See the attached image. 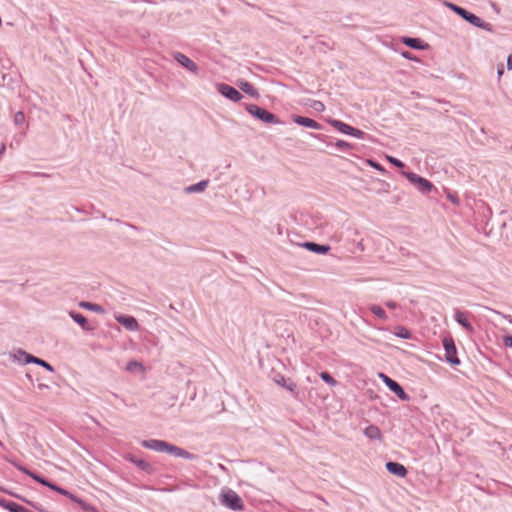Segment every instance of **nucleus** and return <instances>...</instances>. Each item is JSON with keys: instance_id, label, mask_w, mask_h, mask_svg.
<instances>
[{"instance_id": "obj_22", "label": "nucleus", "mask_w": 512, "mask_h": 512, "mask_svg": "<svg viewBox=\"0 0 512 512\" xmlns=\"http://www.w3.org/2000/svg\"><path fill=\"white\" fill-rule=\"evenodd\" d=\"M275 382L292 393L296 391L297 385L289 378L279 375L275 378Z\"/></svg>"}, {"instance_id": "obj_19", "label": "nucleus", "mask_w": 512, "mask_h": 512, "mask_svg": "<svg viewBox=\"0 0 512 512\" xmlns=\"http://www.w3.org/2000/svg\"><path fill=\"white\" fill-rule=\"evenodd\" d=\"M209 185V180H201L196 184L189 185L184 188L186 194L200 193L203 192Z\"/></svg>"}, {"instance_id": "obj_32", "label": "nucleus", "mask_w": 512, "mask_h": 512, "mask_svg": "<svg viewBox=\"0 0 512 512\" xmlns=\"http://www.w3.org/2000/svg\"><path fill=\"white\" fill-rule=\"evenodd\" d=\"M34 364H37L50 372H54V368L52 367V365L41 358L36 357Z\"/></svg>"}, {"instance_id": "obj_29", "label": "nucleus", "mask_w": 512, "mask_h": 512, "mask_svg": "<svg viewBox=\"0 0 512 512\" xmlns=\"http://www.w3.org/2000/svg\"><path fill=\"white\" fill-rule=\"evenodd\" d=\"M370 311L377 317H379L380 319H383V320H386L387 319V314L386 312L384 311V309L378 305H371L370 306Z\"/></svg>"}, {"instance_id": "obj_31", "label": "nucleus", "mask_w": 512, "mask_h": 512, "mask_svg": "<svg viewBox=\"0 0 512 512\" xmlns=\"http://www.w3.org/2000/svg\"><path fill=\"white\" fill-rule=\"evenodd\" d=\"M334 146L341 151H348L353 148V145L344 140H337Z\"/></svg>"}, {"instance_id": "obj_46", "label": "nucleus", "mask_w": 512, "mask_h": 512, "mask_svg": "<svg viewBox=\"0 0 512 512\" xmlns=\"http://www.w3.org/2000/svg\"><path fill=\"white\" fill-rule=\"evenodd\" d=\"M5 149H6V147H5V145H4V144L0 145V157H1V156L3 155V153L5 152Z\"/></svg>"}, {"instance_id": "obj_26", "label": "nucleus", "mask_w": 512, "mask_h": 512, "mask_svg": "<svg viewBox=\"0 0 512 512\" xmlns=\"http://www.w3.org/2000/svg\"><path fill=\"white\" fill-rule=\"evenodd\" d=\"M79 306L81 308L87 309V310L92 311V312L104 313V308L101 305L96 304V303L81 301L79 303Z\"/></svg>"}, {"instance_id": "obj_34", "label": "nucleus", "mask_w": 512, "mask_h": 512, "mask_svg": "<svg viewBox=\"0 0 512 512\" xmlns=\"http://www.w3.org/2000/svg\"><path fill=\"white\" fill-rule=\"evenodd\" d=\"M139 368L140 370H143V365L135 360H132L127 363L126 370L129 372L134 371V369Z\"/></svg>"}, {"instance_id": "obj_1", "label": "nucleus", "mask_w": 512, "mask_h": 512, "mask_svg": "<svg viewBox=\"0 0 512 512\" xmlns=\"http://www.w3.org/2000/svg\"><path fill=\"white\" fill-rule=\"evenodd\" d=\"M141 446L146 449H150V450H153L156 452H165L174 457L183 458L186 460L193 461V460H197L199 458V456L197 454L190 453V452L186 451L185 449H183L179 446L173 445L164 440H158V439L143 440L141 442Z\"/></svg>"}, {"instance_id": "obj_10", "label": "nucleus", "mask_w": 512, "mask_h": 512, "mask_svg": "<svg viewBox=\"0 0 512 512\" xmlns=\"http://www.w3.org/2000/svg\"><path fill=\"white\" fill-rule=\"evenodd\" d=\"M292 120L294 123H296L300 126H303V127H307V128H311V129H315V130H321L323 128V126L320 123H318L317 121H315L314 119L309 118V117H305V116H301V115H292Z\"/></svg>"}, {"instance_id": "obj_2", "label": "nucleus", "mask_w": 512, "mask_h": 512, "mask_svg": "<svg viewBox=\"0 0 512 512\" xmlns=\"http://www.w3.org/2000/svg\"><path fill=\"white\" fill-rule=\"evenodd\" d=\"M446 6L449 7L453 12H455L463 20L467 21L471 25L484 29L486 31H492V25L490 23L483 21L480 17L469 12L465 8L450 2H447Z\"/></svg>"}, {"instance_id": "obj_9", "label": "nucleus", "mask_w": 512, "mask_h": 512, "mask_svg": "<svg viewBox=\"0 0 512 512\" xmlns=\"http://www.w3.org/2000/svg\"><path fill=\"white\" fill-rule=\"evenodd\" d=\"M173 58L177 61L182 67L190 71L191 73L197 75L199 73L198 65L192 61L189 57L181 52H174Z\"/></svg>"}, {"instance_id": "obj_45", "label": "nucleus", "mask_w": 512, "mask_h": 512, "mask_svg": "<svg viewBox=\"0 0 512 512\" xmlns=\"http://www.w3.org/2000/svg\"><path fill=\"white\" fill-rule=\"evenodd\" d=\"M386 306L389 307L390 309H395L397 307V304L393 301H387Z\"/></svg>"}, {"instance_id": "obj_47", "label": "nucleus", "mask_w": 512, "mask_h": 512, "mask_svg": "<svg viewBox=\"0 0 512 512\" xmlns=\"http://www.w3.org/2000/svg\"><path fill=\"white\" fill-rule=\"evenodd\" d=\"M449 199L453 202V203H458V198L455 197V196H449Z\"/></svg>"}, {"instance_id": "obj_18", "label": "nucleus", "mask_w": 512, "mask_h": 512, "mask_svg": "<svg viewBox=\"0 0 512 512\" xmlns=\"http://www.w3.org/2000/svg\"><path fill=\"white\" fill-rule=\"evenodd\" d=\"M70 317L73 319L74 322H76L78 325L81 326V328L85 331H90L92 328L88 324L87 318L82 315L79 312H76L74 310H71L69 312Z\"/></svg>"}, {"instance_id": "obj_11", "label": "nucleus", "mask_w": 512, "mask_h": 512, "mask_svg": "<svg viewBox=\"0 0 512 512\" xmlns=\"http://www.w3.org/2000/svg\"><path fill=\"white\" fill-rule=\"evenodd\" d=\"M116 321L125 327L128 331H136L139 328V324L135 317L130 315H117L115 316Z\"/></svg>"}, {"instance_id": "obj_42", "label": "nucleus", "mask_w": 512, "mask_h": 512, "mask_svg": "<svg viewBox=\"0 0 512 512\" xmlns=\"http://www.w3.org/2000/svg\"><path fill=\"white\" fill-rule=\"evenodd\" d=\"M44 486H46L49 489L54 490V491H56V489L58 487V485H56L54 482L50 481L49 479L46 480V482L44 483Z\"/></svg>"}, {"instance_id": "obj_44", "label": "nucleus", "mask_w": 512, "mask_h": 512, "mask_svg": "<svg viewBox=\"0 0 512 512\" xmlns=\"http://www.w3.org/2000/svg\"><path fill=\"white\" fill-rule=\"evenodd\" d=\"M507 69H508V70H511V69H512V54H510V55L507 57Z\"/></svg>"}, {"instance_id": "obj_7", "label": "nucleus", "mask_w": 512, "mask_h": 512, "mask_svg": "<svg viewBox=\"0 0 512 512\" xmlns=\"http://www.w3.org/2000/svg\"><path fill=\"white\" fill-rule=\"evenodd\" d=\"M379 377L383 380L385 385L397 395V397L403 401H408L410 399L409 395L405 392L403 387L395 380L390 378L389 376L380 373Z\"/></svg>"}, {"instance_id": "obj_13", "label": "nucleus", "mask_w": 512, "mask_h": 512, "mask_svg": "<svg viewBox=\"0 0 512 512\" xmlns=\"http://www.w3.org/2000/svg\"><path fill=\"white\" fill-rule=\"evenodd\" d=\"M401 42L407 47L416 50H425L429 47V45L420 38L404 36L402 37Z\"/></svg>"}, {"instance_id": "obj_24", "label": "nucleus", "mask_w": 512, "mask_h": 512, "mask_svg": "<svg viewBox=\"0 0 512 512\" xmlns=\"http://www.w3.org/2000/svg\"><path fill=\"white\" fill-rule=\"evenodd\" d=\"M14 357L23 364H29L34 363L36 356L27 353L26 351L22 349H18L16 353L14 354Z\"/></svg>"}, {"instance_id": "obj_23", "label": "nucleus", "mask_w": 512, "mask_h": 512, "mask_svg": "<svg viewBox=\"0 0 512 512\" xmlns=\"http://www.w3.org/2000/svg\"><path fill=\"white\" fill-rule=\"evenodd\" d=\"M364 435L370 440H381L382 433L376 425H369L364 429Z\"/></svg>"}, {"instance_id": "obj_15", "label": "nucleus", "mask_w": 512, "mask_h": 512, "mask_svg": "<svg viewBox=\"0 0 512 512\" xmlns=\"http://www.w3.org/2000/svg\"><path fill=\"white\" fill-rule=\"evenodd\" d=\"M468 314L466 312L460 311L458 309L455 310L454 319L455 321L461 325L466 331L472 333L474 332V328L472 324L469 322L467 318Z\"/></svg>"}, {"instance_id": "obj_5", "label": "nucleus", "mask_w": 512, "mask_h": 512, "mask_svg": "<svg viewBox=\"0 0 512 512\" xmlns=\"http://www.w3.org/2000/svg\"><path fill=\"white\" fill-rule=\"evenodd\" d=\"M403 174L410 183L415 185L422 193H429L434 188L433 184L429 180L414 172H404Z\"/></svg>"}, {"instance_id": "obj_12", "label": "nucleus", "mask_w": 512, "mask_h": 512, "mask_svg": "<svg viewBox=\"0 0 512 512\" xmlns=\"http://www.w3.org/2000/svg\"><path fill=\"white\" fill-rule=\"evenodd\" d=\"M300 246L307 249L310 252L322 255L327 254L331 250V247L327 244H318L312 241L303 242L300 244Z\"/></svg>"}, {"instance_id": "obj_25", "label": "nucleus", "mask_w": 512, "mask_h": 512, "mask_svg": "<svg viewBox=\"0 0 512 512\" xmlns=\"http://www.w3.org/2000/svg\"><path fill=\"white\" fill-rule=\"evenodd\" d=\"M17 469L22 471L23 473H25L26 475H28L29 477H31L32 479H34L36 482L40 483L43 486L47 480V478H45L44 476H42L34 471H31L24 466H17Z\"/></svg>"}, {"instance_id": "obj_37", "label": "nucleus", "mask_w": 512, "mask_h": 512, "mask_svg": "<svg viewBox=\"0 0 512 512\" xmlns=\"http://www.w3.org/2000/svg\"><path fill=\"white\" fill-rule=\"evenodd\" d=\"M367 163L369 164V166L373 167L374 169H376L380 172L386 171L385 168L380 163H378L377 161H375L373 159H368Z\"/></svg>"}, {"instance_id": "obj_33", "label": "nucleus", "mask_w": 512, "mask_h": 512, "mask_svg": "<svg viewBox=\"0 0 512 512\" xmlns=\"http://www.w3.org/2000/svg\"><path fill=\"white\" fill-rule=\"evenodd\" d=\"M56 492H58L59 494L61 495H64V496H67L68 498H70L73 502H75L77 500V496L72 494L71 492H69L68 490L58 486L57 489H56Z\"/></svg>"}, {"instance_id": "obj_48", "label": "nucleus", "mask_w": 512, "mask_h": 512, "mask_svg": "<svg viewBox=\"0 0 512 512\" xmlns=\"http://www.w3.org/2000/svg\"><path fill=\"white\" fill-rule=\"evenodd\" d=\"M32 506L36 509V510H39V511H43L42 509H40L39 507L35 506L32 504Z\"/></svg>"}, {"instance_id": "obj_49", "label": "nucleus", "mask_w": 512, "mask_h": 512, "mask_svg": "<svg viewBox=\"0 0 512 512\" xmlns=\"http://www.w3.org/2000/svg\"><path fill=\"white\" fill-rule=\"evenodd\" d=\"M503 73V69H498V74L501 75Z\"/></svg>"}, {"instance_id": "obj_43", "label": "nucleus", "mask_w": 512, "mask_h": 512, "mask_svg": "<svg viewBox=\"0 0 512 512\" xmlns=\"http://www.w3.org/2000/svg\"><path fill=\"white\" fill-rule=\"evenodd\" d=\"M310 136L321 141H325V139L327 138L326 135L316 133H310Z\"/></svg>"}, {"instance_id": "obj_16", "label": "nucleus", "mask_w": 512, "mask_h": 512, "mask_svg": "<svg viewBox=\"0 0 512 512\" xmlns=\"http://www.w3.org/2000/svg\"><path fill=\"white\" fill-rule=\"evenodd\" d=\"M237 86L240 88L241 91L246 93L252 98H259L260 94L257 91V89L248 81L239 79L237 81Z\"/></svg>"}, {"instance_id": "obj_35", "label": "nucleus", "mask_w": 512, "mask_h": 512, "mask_svg": "<svg viewBox=\"0 0 512 512\" xmlns=\"http://www.w3.org/2000/svg\"><path fill=\"white\" fill-rule=\"evenodd\" d=\"M25 122V115L22 111H18L15 115H14V123L15 125L17 126H20L22 125L23 123Z\"/></svg>"}, {"instance_id": "obj_20", "label": "nucleus", "mask_w": 512, "mask_h": 512, "mask_svg": "<svg viewBox=\"0 0 512 512\" xmlns=\"http://www.w3.org/2000/svg\"><path fill=\"white\" fill-rule=\"evenodd\" d=\"M329 124L333 126L336 130H338L340 133L345 135H350L353 128V126L337 119L329 120Z\"/></svg>"}, {"instance_id": "obj_8", "label": "nucleus", "mask_w": 512, "mask_h": 512, "mask_svg": "<svg viewBox=\"0 0 512 512\" xmlns=\"http://www.w3.org/2000/svg\"><path fill=\"white\" fill-rule=\"evenodd\" d=\"M216 88H217V91L222 96H224L225 98H227L233 102H238L243 98L242 94L236 88H234L233 86L228 85L226 83H218L216 85Z\"/></svg>"}, {"instance_id": "obj_41", "label": "nucleus", "mask_w": 512, "mask_h": 512, "mask_svg": "<svg viewBox=\"0 0 512 512\" xmlns=\"http://www.w3.org/2000/svg\"><path fill=\"white\" fill-rule=\"evenodd\" d=\"M313 108L317 111H324L325 106L321 101H314Z\"/></svg>"}, {"instance_id": "obj_6", "label": "nucleus", "mask_w": 512, "mask_h": 512, "mask_svg": "<svg viewBox=\"0 0 512 512\" xmlns=\"http://www.w3.org/2000/svg\"><path fill=\"white\" fill-rule=\"evenodd\" d=\"M442 342L445 350V360L452 366H458L460 359L457 357V349L454 340L451 337H444Z\"/></svg>"}, {"instance_id": "obj_30", "label": "nucleus", "mask_w": 512, "mask_h": 512, "mask_svg": "<svg viewBox=\"0 0 512 512\" xmlns=\"http://www.w3.org/2000/svg\"><path fill=\"white\" fill-rule=\"evenodd\" d=\"M320 378L327 384L331 385V386H334L337 384V381L332 377V375L327 372V371H323L320 373Z\"/></svg>"}, {"instance_id": "obj_28", "label": "nucleus", "mask_w": 512, "mask_h": 512, "mask_svg": "<svg viewBox=\"0 0 512 512\" xmlns=\"http://www.w3.org/2000/svg\"><path fill=\"white\" fill-rule=\"evenodd\" d=\"M75 503H77L82 508V510H84L86 512H99L95 506L87 503L86 501H84L83 499H81L79 497L77 498Z\"/></svg>"}, {"instance_id": "obj_21", "label": "nucleus", "mask_w": 512, "mask_h": 512, "mask_svg": "<svg viewBox=\"0 0 512 512\" xmlns=\"http://www.w3.org/2000/svg\"><path fill=\"white\" fill-rule=\"evenodd\" d=\"M0 505L4 507L9 512H32L26 509L24 506L17 504L13 501L8 500H0Z\"/></svg>"}, {"instance_id": "obj_14", "label": "nucleus", "mask_w": 512, "mask_h": 512, "mask_svg": "<svg viewBox=\"0 0 512 512\" xmlns=\"http://www.w3.org/2000/svg\"><path fill=\"white\" fill-rule=\"evenodd\" d=\"M385 467L389 473L395 476L403 478L407 475L406 467L399 462L388 461Z\"/></svg>"}, {"instance_id": "obj_27", "label": "nucleus", "mask_w": 512, "mask_h": 512, "mask_svg": "<svg viewBox=\"0 0 512 512\" xmlns=\"http://www.w3.org/2000/svg\"><path fill=\"white\" fill-rule=\"evenodd\" d=\"M394 334L401 339H410L411 338V332L404 326H397L395 328Z\"/></svg>"}, {"instance_id": "obj_39", "label": "nucleus", "mask_w": 512, "mask_h": 512, "mask_svg": "<svg viewBox=\"0 0 512 512\" xmlns=\"http://www.w3.org/2000/svg\"><path fill=\"white\" fill-rule=\"evenodd\" d=\"M503 344L505 347H512V335L503 336Z\"/></svg>"}, {"instance_id": "obj_40", "label": "nucleus", "mask_w": 512, "mask_h": 512, "mask_svg": "<svg viewBox=\"0 0 512 512\" xmlns=\"http://www.w3.org/2000/svg\"><path fill=\"white\" fill-rule=\"evenodd\" d=\"M401 55L408 60H418L417 57L409 51H403Z\"/></svg>"}, {"instance_id": "obj_38", "label": "nucleus", "mask_w": 512, "mask_h": 512, "mask_svg": "<svg viewBox=\"0 0 512 512\" xmlns=\"http://www.w3.org/2000/svg\"><path fill=\"white\" fill-rule=\"evenodd\" d=\"M388 160H389V162H390V163H392L395 167L403 168V167L405 166V165H404V163H403L401 160L397 159V158H394V157L389 156V157H388Z\"/></svg>"}, {"instance_id": "obj_3", "label": "nucleus", "mask_w": 512, "mask_h": 512, "mask_svg": "<svg viewBox=\"0 0 512 512\" xmlns=\"http://www.w3.org/2000/svg\"><path fill=\"white\" fill-rule=\"evenodd\" d=\"M246 111L256 119L260 120L261 122L268 123V124H280V119L270 111L255 105V104H246L245 106Z\"/></svg>"}, {"instance_id": "obj_17", "label": "nucleus", "mask_w": 512, "mask_h": 512, "mask_svg": "<svg viewBox=\"0 0 512 512\" xmlns=\"http://www.w3.org/2000/svg\"><path fill=\"white\" fill-rule=\"evenodd\" d=\"M130 461L134 463L140 470L149 475H152L156 472V468L144 459H139L133 456L130 458Z\"/></svg>"}, {"instance_id": "obj_36", "label": "nucleus", "mask_w": 512, "mask_h": 512, "mask_svg": "<svg viewBox=\"0 0 512 512\" xmlns=\"http://www.w3.org/2000/svg\"><path fill=\"white\" fill-rule=\"evenodd\" d=\"M350 136L358 138V139H364L366 136V133L358 128L353 127L352 131L350 133Z\"/></svg>"}, {"instance_id": "obj_4", "label": "nucleus", "mask_w": 512, "mask_h": 512, "mask_svg": "<svg viewBox=\"0 0 512 512\" xmlns=\"http://www.w3.org/2000/svg\"><path fill=\"white\" fill-rule=\"evenodd\" d=\"M220 502L222 505L228 507L233 511H241L244 509L242 498L231 489H228L227 491L221 494Z\"/></svg>"}]
</instances>
